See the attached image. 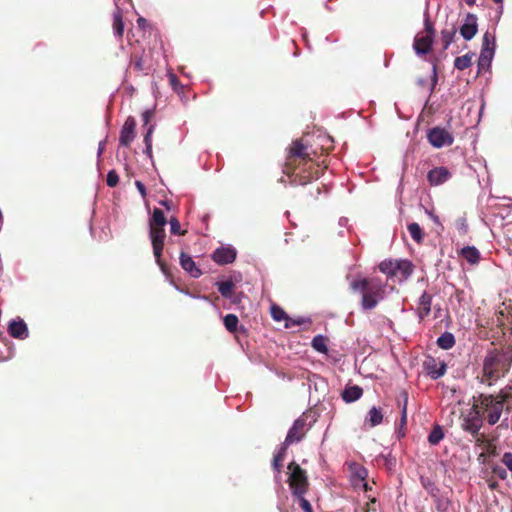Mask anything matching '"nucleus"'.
I'll return each instance as SVG.
<instances>
[{
	"label": "nucleus",
	"instance_id": "473e14b6",
	"mask_svg": "<svg viewBox=\"0 0 512 512\" xmlns=\"http://www.w3.org/2000/svg\"><path fill=\"white\" fill-rule=\"evenodd\" d=\"M407 228L410 236L415 242L421 243L423 241L424 233L418 223H410Z\"/></svg>",
	"mask_w": 512,
	"mask_h": 512
},
{
	"label": "nucleus",
	"instance_id": "5701e85b",
	"mask_svg": "<svg viewBox=\"0 0 512 512\" xmlns=\"http://www.w3.org/2000/svg\"><path fill=\"white\" fill-rule=\"evenodd\" d=\"M455 337L451 332H444L437 339V345L443 350H449L455 345Z\"/></svg>",
	"mask_w": 512,
	"mask_h": 512
},
{
	"label": "nucleus",
	"instance_id": "bf43d9fd",
	"mask_svg": "<svg viewBox=\"0 0 512 512\" xmlns=\"http://www.w3.org/2000/svg\"><path fill=\"white\" fill-rule=\"evenodd\" d=\"M137 24H138L139 27L144 28L146 26V24H147V21H146L145 18L139 17L137 19Z\"/></svg>",
	"mask_w": 512,
	"mask_h": 512
},
{
	"label": "nucleus",
	"instance_id": "423d86ee",
	"mask_svg": "<svg viewBox=\"0 0 512 512\" xmlns=\"http://www.w3.org/2000/svg\"><path fill=\"white\" fill-rule=\"evenodd\" d=\"M310 414L308 412L303 413L298 419H296L289 429L287 436L284 441L285 446H289L294 443L300 442L310 430L312 423H308Z\"/></svg>",
	"mask_w": 512,
	"mask_h": 512
},
{
	"label": "nucleus",
	"instance_id": "680f3d73",
	"mask_svg": "<svg viewBox=\"0 0 512 512\" xmlns=\"http://www.w3.org/2000/svg\"><path fill=\"white\" fill-rule=\"evenodd\" d=\"M465 3H466L468 6H473V5H475L476 0H465Z\"/></svg>",
	"mask_w": 512,
	"mask_h": 512
},
{
	"label": "nucleus",
	"instance_id": "f257e3e1",
	"mask_svg": "<svg viewBox=\"0 0 512 512\" xmlns=\"http://www.w3.org/2000/svg\"><path fill=\"white\" fill-rule=\"evenodd\" d=\"M314 136V133H306L303 138L292 141L288 148L285 173L292 177V183L295 185H306L318 179L327 168L314 161L313 156L317 155V148L309 143V138Z\"/></svg>",
	"mask_w": 512,
	"mask_h": 512
},
{
	"label": "nucleus",
	"instance_id": "c9c22d12",
	"mask_svg": "<svg viewBox=\"0 0 512 512\" xmlns=\"http://www.w3.org/2000/svg\"><path fill=\"white\" fill-rule=\"evenodd\" d=\"M444 438V432L439 425H436L428 436V442L432 445L438 444Z\"/></svg>",
	"mask_w": 512,
	"mask_h": 512
},
{
	"label": "nucleus",
	"instance_id": "4d7b16f0",
	"mask_svg": "<svg viewBox=\"0 0 512 512\" xmlns=\"http://www.w3.org/2000/svg\"><path fill=\"white\" fill-rule=\"evenodd\" d=\"M487 484L491 490H496L499 486L498 482L496 480H494L493 478L487 479Z\"/></svg>",
	"mask_w": 512,
	"mask_h": 512
},
{
	"label": "nucleus",
	"instance_id": "dca6fc26",
	"mask_svg": "<svg viewBox=\"0 0 512 512\" xmlns=\"http://www.w3.org/2000/svg\"><path fill=\"white\" fill-rule=\"evenodd\" d=\"M433 38L430 35L418 34L413 43V48L418 55H425L431 51Z\"/></svg>",
	"mask_w": 512,
	"mask_h": 512
},
{
	"label": "nucleus",
	"instance_id": "ea45409f",
	"mask_svg": "<svg viewBox=\"0 0 512 512\" xmlns=\"http://www.w3.org/2000/svg\"><path fill=\"white\" fill-rule=\"evenodd\" d=\"M135 130H122L120 135V144L128 146L135 138Z\"/></svg>",
	"mask_w": 512,
	"mask_h": 512
},
{
	"label": "nucleus",
	"instance_id": "9d476101",
	"mask_svg": "<svg viewBox=\"0 0 512 512\" xmlns=\"http://www.w3.org/2000/svg\"><path fill=\"white\" fill-rule=\"evenodd\" d=\"M452 177L447 167L439 166L431 169L427 173V181L431 186H439L447 182Z\"/></svg>",
	"mask_w": 512,
	"mask_h": 512
},
{
	"label": "nucleus",
	"instance_id": "bb28decb",
	"mask_svg": "<svg viewBox=\"0 0 512 512\" xmlns=\"http://www.w3.org/2000/svg\"><path fill=\"white\" fill-rule=\"evenodd\" d=\"M167 224V219L164 215V212L159 208H154L152 216L149 220V226H165Z\"/></svg>",
	"mask_w": 512,
	"mask_h": 512
},
{
	"label": "nucleus",
	"instance_id": "49530a36",
	"mask_svg": "<svg viewBox=\"0 0 512 512\" xmlns=\"http://www.w3.org/2000/svg\"><path fill=\"white\" fill-rule=\"evenodd\" d=\"M403 396H404V403H403V406L401 409V421H400L401 426H404L407 423V401H408L407 393L404 392Z\"/></svg>",
	"mask_w": 512,
	"mask_h": 512
},
{
	"label": "nucleus",
	"instance_id": "c85d7f7f",
	"mask_svg": "<svg viewBox=\"0 0 512 512\" xmlns=\"http://www.w3.org/2000/svg\"><path fill=\"white\" fill-rule=\"evenodd\" d=\"M435 508L438 512H448L451 507V501L443 495H434Z\"/></svg>",
	"mask_w": 512,
	"mask_h": 512
},
{
	"label": "nucleus",
	"instance_id": "f03ea898",
	"mask_svg": "<svg viewBox=\"0 0 512 512\" xmlns=\"http://www.w3.org/2000/svg\"><path fill=\"white\" fill-rule=\"evenodd\" d=\"M512 366V345H502L487 351L482 365L481 382L492 386L503 378Z\"/></svg>",
	"mask_w": 512,
	"mask_h": 512
},
{
	"label": "nucleus",
	"instance_id": "603ef678",
	"mask_svg": "<svg viewBox=\"0 0 512 512\" xmlns=\"http://www.w3.org/2000/svg\"><path fill=\"white\" fill-rule=\"evenodd\" d=\"M425 26V35H430L432 38H434L435 35V29L429 18H426L424 21Z\"/></svg>",
	"mask_w": 512,
	"mask_h": 512
},
{
	"label": "nucleus",
	"instance_id": "aec40b11",
	"mask_svg": "<svg viewBox=\"0 0 512 512\" xmlns=\"http://www.w3.org/2000/svg\"><path fill=\"white\" fill-rule=\"evenodd\" d=\"M414 266L409 260H397L396 276L401 280H406L413 273Z\"/></svg>",
	"mask_w": 512,
	"mask_h": 512
},
{
	"label": "nucleus",
	"instance_id": "39448f33",
	"mask_svg": "<svg viewBox=\"0 0 512 512\" xmlns=\"http://www.w3.org/2000/svg\"><path fill=\"white\" fill-rule=\"evenodd\" d=\"M288 469L290 471L288 483L292 494L294 496H301V494H305L309 486L306 471L294 461L288 465Z\"/></svg>",
	"mask_w": 512,
	"mask_h": 512
},
{
	"label": "nucleus",
	"instance_id": "e433bc0d",
	"mask_svg": "<svg viewBox=\"0 0 512 512\" xmlns=\"http://www.w3.org/2000/svg\"><path fill=\"white\" fill-rule=\"evenodd\" d=\"M271 316L277 322H280L282 320H285V322H286L288 319V315L284 311V309L276 304H273L271 306Z\"/></svg>",
	"mask_w": 512,
	"mask_h": 512
},
{
	"label": "nucleus",
	"instance_id": "052dcab7",
	"mask_svg": "<svg viewBox=\"0 0 512 512\" xmlns=\"http://www.w3.org/2000/svg\"><path fill=\"white\" fill-rule=\"evenodd\" d=\"M170 204L171 202L165 200V201H161V205H163L164 207H166V209L170 210Z\"/></svg>",
	"mask_w": 512,
	"mask_h": 512
},
{
	"label": "nucleus",
	"instance_id": "ddd939ff",
	"mask_svg": "<svg viewBox=\"0 0 512 512\" xmlns=\"http://www.w3.org/2000/svg\"><path fill=\"white\" fill-rule=\"evenodd\" d=\"M212 259L220 265L230 264L236 259V250L231 247L217 248L212 254Z\"/></svg>",
	"mask_w": 512,
	"mask_h": 512
},
{
	"label": "nucleus",
	"instance_id": "69168bd1",
	"mask_svg": "<svg viewBox=\"0 0 512 512\" xmlns=\"http://www.w3.org/2000/svg\"><path fill=\"white\" fill-rule=\"evenodd\" d=\"M495 3L499 4V3H502L503 0H493Z\"/></svg>",
	"mask_w": 512,
	"mask_h": 512
},
{
	"label": "nucleus",
	"instance_id": "c756f323",
	"mask_svg": "<svg viewBox=\"0 0 512 512\" xmlns=\"http://www.w3.org/2000/svg\"><path fill=\"white\" fill-rule=\"evenodd\" d=\"M311 346L314 350L326 354L328 352L327 338L323 335H317L312 339Z\"/></svg>",
	"mask_w": 512,
	"mask_h": 512
},
{
	"label": "nucleus",
	"instance_id": "f8f14e48",
	"mask_svg": "<svg viewBox=\"0 0 512 512\" xmlns=\"http://www.w3.org/2000/svg\"><path fill=\"white\" fill-rule=\"evenodd\" d=\"M316 141L315 147L317 148V153H328L334 148V140L333 138L326 132V130H316Z\"/></svg>",
	"mask_w": 512,
	"mask_h": 512
},
{
	"label": "nucleus",
	"instance_id": "412c9836",
	"mask_svg": "<svg viewBox=\"0 0 512 512\" xmlns=\"http://www.w3.org/2000/svg\"><path fill=\"white\" fill-rule=\"evenodd\" d=\"M460 255L471 265H475L480 261V252L474 246L463 247Z\"/></svg>",
	"mask_w": 512,
	"mask_h": 512
},
{
	"label": "nucleus",
	"instance_id": "4c0bfd02",
	"mask_svg": "<svg viewBox=\"0 0 512 512\" xmlns=\"http://www.w3.org/2000/svg\"><path fill=\"white\" fill-rule=\"evenodd\" d=\"M155 117V111L152 109H147L141 113L142 126L144 128H153L152 120Z\"/></svg>",
	"mask_w": 512,
	"mask_h": 512
},
{
	"label": "nucleus",
	"instance_id": "4be33fe9",
	"mask_svg": "<svg viewBox=\"0 0 512 512\" xmlns=\"http://www.w3.org/2000/svg\"><path fill=\"white\" fill-rule=\"evenodd\" d=\"M383 417L384 415L381 409L374 406L367 413L366 423H368L370 427L378 426L382 423Z\"/></svg>",
	"mask_w": 512,
	"mask_h": 512
},
{
	"label": "nucleus",
	"instance_id": "79ce46f5",
	"mask_svg": "<svg viewBox=\"0 0 512 512\" xmlns=\"http://www.w3.org/2000/svg\"><path fill=\"white\" fill-rule=\"evenodd\" d=\"M495 39L492 34L486 32L483 36L482 49H494Z\"/></svg>",
	"mask_w": 512,
	"mask_h": 512
},
{
	"label": "nucleus",
	"instance_id": "cd10ccee",
	"mask_svg": "<svg viewBox=\"0 0 512 512\" xmlns=\"http://www.w3.org/2000/svg\"><path fill=\"white\" fill-rule=\"evenodd\" d=\"M396 264L397 260L393 261L386 259L379 264L378 268L382 273L386 274L387 276L394 277L396 276Z\"/></svg>",
	"mask_w": 512,
	"mask_h": 512
},
{
	"label": "nucleus",
	"instance_id": "393cba45",
	"mask_svg": "<svg viewBox=\"0 0 512 512\" xmlns=\"http://www.w3.org/2000/svg\"><path fill=\"white\" fill-rule=\"evenodd\" d=\"M494 55V49H481V53L478 59L479 70L485 69L490 66Z\"/></svg>",
	"mask_w": 512,
	"mask_h": 512
},
{
	"label": "nucleus",
	"instance_id": "6e6552de",
	"mask_svg": "<svg viewBox=\"0 0 512 512\" xmlns=\"http://www.w3.org/2000/svg\"><path fill=\"white\" fill-rule=\"evenodd\" d=\"M461 427L464 431L470 433L473 436L478 435L479 430L482 427V416L478 408H475V403H472V407L469 412L461 416Z\"/></svg>",
	"mask_w": 512,
	"mask_h": 512
},
{
	"label": "nucleus",
	"instance_id": "864d4df0",
	"mask_svg": "<svg viewBox=\"0 0 512 512\" xmlns=\"http://www.w3.org/2000/svg\"><path fill=\"white\" fill-rule=\"evenodd\" d=\"M501 461L510 471L512 470V453L511 452L504 453Z\"/></svg>",
	"mask_w": 512,
	"mask_h": 512
},
{
	"label": "nucleus",
	"instance_id": "3c124183",
	"mask_svg": "<svg viewBox=\"0 0 512 512\" xmlns=\"http://www.w3.org/2000/svg\"><path fill=\"white\" fill-rule=\"evenodd\" d=\"M170 82L175 91H177L178 93L184 92L185 87L179 82L178 78L175 75H172L170 77Z\"/></svg>",
	"mask_w": 512,
	"mask_h": 512
},
{
	"label": "nucleus",
	"instance_id": "a878e982",
	"mask_svg": "<svg viewBox=\"0 0 512 512\" xmlns=\"http://www.w3.org/2000/svg\"><path fill=\"white\" fill-rule=\"evenodd\" d=\"M349 470L351 472V475L352 477L355 479V480H359V481H365L367 475H368V471L367 469L358 464V463H352L350 466H349Z\"/></svg>",
	"mask_w": 512,
	"mask_h": 512
},
{
	"label": "nucleus",
	"instance_id": "a211bd4d",
	"mask_svg": "<svg viewBox=\"0 0 512 512\" xmlns=\"http://www.w3.org/2000/svg\"><path fill=\"white\" fill-rule=\"evenodd\" d=\"M432 295L426 291L419 298L417 315L420 320H423L431 312Z\"/></svg>",
	"mask_w": 512,
	"mask_h": 512
},
{
	"label": "nucleus",
	"instance_id": "72a5a7b5",
	"mask_svg": "<svg viewBox=\"0 0 512 512\" xmlns=\"http://www.w3.org/2000/svg\"><path fill=\"white\" fill-rule=\"evenodd\" d=\"M113 29L114 33L118 38H122L124 33V24L120 12L114 13L113 15Z\"/></svg>",
	"mask_w": 512,
	"mask_h": 512
},
{
	"label": "nucleus",
	"instance_id": "9b49d317",
	"mask_svg": "<svg viewBox=\"0 0 512 512\" xmlns=\"http://www.w3.org/2000/svg\"><path fill=\"white\" fill-rule=\"evenodd\" d=\"M478 31L477 17L472 13H468L464 24L460 27V34L465 40H471Z\"/></svg>",
	"mask_w": 512,
	"mask_h": 512
},
{
	"label": "nucleus",
	"instance_id": "58836bf2",
	"mask_svg": "<svg viewBox=\"0 0 512 512\" xmlns=\"http://www.w3.org/2000/svg\"><path fill=\"white\" fill-rule=\"evenodd\" d=\"M288 446H285L283 444V446L281 447V449L279 450V452L274 456L273 458V468L277 471V472H280L281 470V467H282V461L284 460L285 458V455H286V449H287Z\"/></svg>",
	"mask_w": 512,
	"mask_h": 512
},
{
	"label": "nucleus",
	"instance_id": "2f4dec72",
	"mask_svg": "<svg viewBox=\"0 0 512 512\" xmlns=\"http://www.w3.org/2000/svg\"><path fill=\"white\" fill-rule=\"evenodd\" d=\"M224 326L230 333H236L238 331V317L235 314H227L224 319Z\"/></svg>",
	"mask_w": 512,
	"mask_h": 512
},
{
	"label": "nucleus",
	"instance_id": "e2e57ef3",
	"mask_svg": "<svg viewBox=\"0 0 512 512\" xmlns=\"http://www.w3.org/2000/svg\"><path fill=\"white\" fill-rule=\"evenodd\" d=\"M477 443H478V444H482V443H485V444H486V443H487V441H485V440H484V438H483V437H481V438H478V439H477Z\"/></svg>",
	"mask_w": 512,
	"mask_h": 512
},
{
	"label": "nucleus",
	"instance_id": "5fc2aeb1",
	"mask_svg": "<svg viewBox=\"0 0 512 512\" xmlns=\"http://www.w3.org/2000/svg\"><path fill=\"white\" fill-rule=\"evenodd\" d=\"M486 452L488 455L495 456L496 455V446L493 445L490 441L486 443Z\"/></svg>",
	"mask_w": 512,
	"mask_h": 512
},
{
	"label": "nucleus",
	"instance_id": "0e129e2a",
	"mask_svg": "<svg viewBox=\"0 0 512 512\" xmlns=\"http://www.w3.org/2000/svg\"><path fill=\"white\" fill-rule=\"evenodd\" d=\"M363 486H364V489H365L366 491H367L368 489H371V488H370V486L368 485V483H364V484H363Z\"/></svg>",
	"mask_w": 512,
	"mask_h": 512
},
{
	"label": "nucleus",
	"instance_id": "6e6d98bb",
	"mask_svg": "<svg viewBox=\"0 0 512 512\" xmlns=\"http://www.w3.org/2000/svg\"><path fill=\"white\" fill-rule=\"evenodd\" d=\"M135 185H136L138 191L140 192L141 196L143 198L146 197V187H145V185L141 181H136Z\"/></svg>",
	"mask_w": 512,
	"mask_h": 512
},
{
	"label": "nucleus",
	"instance_id": "a19ab883",
	"mask_svg": "<svg viewBox=\"0 0 512 512\" xmlns=\"http://www.w3.org/2000/svg\"><path fill=\"white\" fill-rule=\"evenodd\" d=\"M170 223V232L173 235H184L186 233L185 230H181L180 222L177 218L172 217L169 221Z\"/></svg>",
	"mask_w": 512,
	"mask_h": 512
},
{
	"label": "nucleus",
	"instance_id": "4468645a",
	"mask_svg": "<svg viewBox=\"0 0 512 512\" xmlns=\"http://www.w3.org/2000/svg\"><path fill=\"white\" fill-rule=\"evenodd\" d=\"M8 332L13 338L21 340L26 339L29 335L27 325L21 318L9 322Z\"/></svg>",
	"mask_w": 512,
	"mask_h": 512
},
{
	"label": "nucleus",
	"instance_id": "c03bdc74",
	"mask_svg": "<svg viewBox=\"0 0 512 512\" xmlns=\"http://www.w3.org/2000/svg\"><path fill=\"white\" fill-rule=\"evenodd\" d=\"M298 500V504L304 512H313L312 505L310 502L304 497V494L301 496H295Z\"/></svg>",
	"mask_w": 512,
	"mask_h": 512
},
{
	"label": "nucleus",
	"instance_id": "37998d69",
	"mask_svg": "<svg viewBox=\"0 0 512 512\" xmlns=\"http://www.w3.org/2000/svg\"><path fill=\"white\" fill-rule=\"evenodd\" d=\"M131 65L136 71L142 72L145 70L144 60L141 56L133 55Z\"/></svg>",
	"mask_w": 512,
	"mask_h": 512
},
{
	"label": "nucleus",
	"instance_id": "6ab92c4d",
	"mask_svg": "<svg viewBox=\"0 0 512 512\" xmlns=\"http://www.w3.org/2000/svg\"><path fill=\"white\" fill-rule=\"evenodd\" d=\"M342 399L346 403H352L363 395V389L358 385L347 386L342 392Z\"/></svg>",
	"mask_w": 512,
	"mask_h": 512
},
{
	"label": "nucleus",
	"instance_id": "09e8293b",
	"mask_svg": "<svg viewBox=\"0 0 512 512\" xmlns=\"http://www.w3.org/2000/svg\"><path fill=\"white\" fill-rule=\"evenodd\" d=\"M305 322H306V320L301 317H299L297 319L288 317L287 321L285 322V327L292 328L294 326H300V325L304 324Z\"/></svg>",
	"mask_w": 512,
	"mask_h": 512
},
{
	"label": "nucleus",
	"instance_id": "0eeeda50",
	"mask_svg": "<svg viewBox=\"0 0 512 512\" xmlns=\"http://www.w3.org/2000/svg\"><path fill=\"white\" fill-rule=\"evenodd\" d=\"M149 236L152 243L153 254L157 264L163 269L162 253L166 237L165 226H149Z\"/></svg>",
	"mask_w": 512,
	"mask_h": 512
},
{
	"label": "nucleus",
	"instance_id": "7ed1b4c3",
	"mask_svg": "<svg viewBox=\"0 0 512 512\" xmlns=\"http://www.w3.org/2000/svg\"><path fill=\"white\" fill-rule=\"evenodd\" d=\"M511 398V387L506 386L497 395L481 393L478 396H473L472 400H474L475 408L479 409L482 418L486 419L490 425H494L500 420L504 411L507 415L510 413V407L506 406L504 409V404Z\"/></svg>",
	"mask_w": 512,
	"mask_h": 512
},
{
	"label": "nucleus",
	"instance_id": "2eb2a0df",
	"mask_svg": "<svg viewBox=\"0 0 512 512\" xmlns=\"http://www.w3.org/2000/svg\"><path fill=\"white\" fill-rule=\"evenodd\" d=\"M179 259L182 269L189 273L191 277L199 278L202 275V271L189 254L181 252Z\"/></svg>",
	"mask_w": 512,
	"mask_h": 512
},
{
	"label": "nucleus",
	"instance_id": "8fccbe9b",
	"mask_svg": "<svg viewBox=\"0 0 512 512\" xmlns=\"http://www.w3.org/2000/svg\"><path fill=\"white\" fill-rule=\"evenodd\" d=\"M152 131L153 130H147V133L144 136V142L146 145V153L149 156H151V153H152V140H151Z\"/></svg>",
	"mask_w": 512,
	"mask_h": 512
},
{
	"label": "nucleus",
	"instance_id": "13d9d810",
	"mask_svg": "<svg viewBox=\"0 0 512 512\" xmlns=\"http://www.w3.org/2000/svg\"><path fill=\"white\" fill-rule=\"evenodd\" d=\"M136 122L132 118H128L122 128H135Z\"/></svg>",
	"mask_w": 512,
	"mask_h": 512
},
{
	"label": "nucleus",
	"instance_id": "20e7f679",
	"mask_svg": "<svg viewBox=\"0 0 512 512\" xmlns=\"http://www.w3.org/2000/svg\"><path fill=\"white\" fill-rule=\"evenodd\" d=\"M354 292H360L363 310H372L384 299L385 286L378 278H359L350 283Z\"/></svg>",
	"mask_w": 512,
	"mask_h": 512
},
{
	"label": "nucleus",
	"instance_id": "f704fd0d",
	"mask_svg": "<svg viewBox=\"0 0 512 512\" xmlns=\"http://www.w3.org/2000/svg\"><path fill=\"white\" fill-rule=\"evenodd\" d=\"M472 64V56L470 54H465L463 56L456 57L454 61V66L458 70H464L470 67Z\"/></svg>",
	"mask_w": 512,
	"mask_h": 512
},
{
	"label": "nucleus",
	"instance_id": "f3484780",
	"mask_svg": "<svg viewBox=\"0 0 512 512\" xmlns=\"http://www.w3.org/2000/svg\"><path fill=\"white\" fill-rule=\"evenodd\" d=\"M425 367L427 369L428 375L432 379H438L442 377L447 370V366L442 361H436L433 358H430L428 361L425 362Z\"/></svg>",
	"mask_w": 512,
	"mask_h": 512
},
{
	"label": "nucleus",
	"instance_id": "de8ad7c7",
	"mask_svg": "<svg viewBox=\"0 0 512 512\" xmlns=\"http://www.w3.org/2000/svg\"><path fill=\"white\" fill-rule=\"evenodd\" d=\"M492 473L502 480H505L508 475L506 469L498 465L492 467Z\"/></svg>",
	"mask_w": 512,
	"mask_h": 512
},
{
	"label": "nucleus",
	"instance_id": "b1692460",
	"mask_svg": "<svg viewBox=\"0 0 512 512\" xmlns=\"http://www.w3.org/2000/svg\"><path fill=\"white\" fill-rule=\"evenodd\" d=\"M457 29L454 25L450 28L443 29L441 31V41L443 44V49L446 50L450 44L454 41Z\"/></svg>",
	"mask_w": 512,
	"mask_h": 512
},
{
	"label": "nucleus",
	"instance_id": "a18cd8bd",
	"mask_svg": "<svg viewBox=\"0 0 512 512\" xmlns=\"http://www.w3.org/2000/svg\"><path fill=\"white\" fill-rule=\"evenodd\" d=\"M106 182L109 187L117 186L119 182V176L115 170H110L108 172Z\"/></svg>",
	"mask_w": 512,
	"mask_h": 512
},
{
	"label": "nucleus",
	"instance_id": "7c9ffc66",
	"mask_svg": "<svg viewBox=\"0 0 512 512\" xmlns=\"http://www.w3.org/2000/svg\"><path fill=\"white\" fill-rule=\"evenodd\" d=\"M218 291L225 298H231L234 289V283L231 280L217 282Z\"/></svg>",
	"mask_w": 512,
	"mask_h": 512
},
{
	"label": "nucleus",
	"instance_id": "1a4fd4ad",
	"mask_svg": "<svg viewBox=\"0 0 512 512\" xmlns=\"http://www.w3.org/2000/svg\"><path fill=\"white\" fill-rule=\"evenodd\" d=\"M427 139L435 148L450 146L454 140L447 130H428Z\"/></svg>",
	"mask_w": 512,
	"mask_h": 512
}]
</instances>
